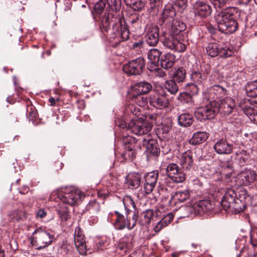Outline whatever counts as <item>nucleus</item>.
Instances as JSON below:
<instances>
[{
	"mask_svg": "<svg viewBox=\"0 0 257 257\" xmlns=\"http://www.w3.org/2000/svg\"><path fill=\"white\" fill-rule=\"evenodd\" d=\"M238 16L237 9L234 7L227 8L217 13L214 16L218 30L225 34L235 32L238 27L236 18Z\"/></svg>",
	"mask_w": 257,
	"mask_h": 257,
	"instance_id": "nucleus-1",
	"label": "nucleus"
},
{
	"mask_svg": "<svg viewBox=\"0 0 257 257\" xmlns=\"http://www.w3.org/2000/svg\"><path fill=\"white\" fill-rule=\"evenodd\" d=\"M214 208L213 203L209 200H200L192 205L185 206L180 208L181 218L188 217L192 215H202Z\"/></svg>",
	"mask_w": 257,
	"mask_h": 257,
	"instance_id": "nucleus-2",
	"label": "nucleus"
},
{
	"mask_svg": "<svg viewBox=\"0 0 257 257\" xmlns=\"http://www.w3.org/2000/svg\"><path fill=\"white\" fill-rule=\"evenodd\" d=\"M106 15L109 16V22L110 24H113L114 33L120 37L122 41L128 40L130 36L128 26L124 19L118 15L117 12L110 13Z\"/></svg>",
	"mask_w": 257,
	"mask_h": 257,
	"instance_id": "nucleus-3",
	"label": "nucleus"
},
{
	"mask_svg": "<svg viewBox=\"0 0 257 257\" xmlns=\"http://www.w3.org/2000/svg\"><path fill=\"white\" fill-rule=\"evenodd\" d=\"M162 43L166 48L178 52L185 51L188 44L186 38H180L171 33H169L168 36H165Z\"/></svg>",
	"mask_w": 257,
	"mask_h": 257,
	"instance_id": "nucleus-4",
	"label": "nucleus"
},
{
	"mask_svg": "<svg viewBox=\"0 0 257 257\" xmlns=\"http://www.w3.org/2000/svg\"><path fill=\"white\" fill-rule=\"evenodd\" d=\"M58 197L64 203L72 206L81 200L84 196L78 190L66 187L61 189L58 192Z\"/></svg>",
	"mask_w": 257,
	"mask_h": 257,
	"instance_id": "nucleus-5",
	"label": "nucleus"
},
{
	"mask_svg": "<svg viewBox=\"0 0 257 257\" xmlns=\"http://www.w3.org/2000/svg\"><path fill=\"white\" fill-rule=\"evenodd\" d=\"M152 124L148 121L142 119H132L127 124V129L137 135H148L152 130Z\"/></svg>",
	"mask_w": 257,
	"mask_h": 257,
	"instance_id": "nucleus-6",
	"label": "nucleus"
},
{
	"mask_svg": "<svg viewBox=\"0 0 257 257\" xmlns=\"http://www.w3.org/2000/svg\"><path fill=\"white\" fill-rule=\"evenodd\" d=\"M217 101H211L207 105L198 108L195 112L196 118L200 120L213 118L217 114Z\"/></svg>",
	"mask_w": 257,
	"mask_h": 257,
	"instance_id": "nucleus-7",
	"label": "nucleus"
},
{
	"mask_svg": "<svg viewBox=\"0 0 257 257\" xmlns=\"http://www.w3.org/2000/svg\"><path fill=\"white\" fill-rule=\"evenodd\" d=\"M124 151L121 154L122 157L125 160L132 161L136 158L137 152L135 149L136 140L134 138L127 136L122 140Z\"/></svg>",
	"mask_w": 257,
	"mask_h": 257,
	"instance_id": "nucleus-8",
	"label": "nucleus"
},
{
	"mask_svg": "<svg viewBox=\"0 0 257 257\" xmlns=\"http://www.w3.org/2000/svg\"><path fill=\"white\" fill-rule=\"evenodd\" d=\"M145 63L143 58L139 57L132 60L123 66L125 73L130 76L140 75L145 67Z\"/></svg>",
	"mask_w": 257,
	"mask_h": 257,
	"instance_id": "nucleus-9",
	"label": "nucleus"
},
{
	"mask_svg": "<svg viewBox=\"0 0 257 257\" xmlns=\"http://www.w3.org/2000/svg\"><path fill=\"white\" fill-rule=\"evenodd\" d=\"M51 242L52 237L49 233L41 229L33 231V246H35L36 249L44 248Z\"/></svg>",
	"mask_w": 257,
	"mask_h": 257,
	"instance_id": "nucleus-10",
	"label": "nucleus"
},
{
	"mask_svg": "<svg viewBox=\"0 0 257 257\" xmlns=\"http://www.w3.org/2000/svg\"><path fill=\"white\" fill-rule=\"evenodd\" d=\"M238 106L252 121H257V104L250 100L243 99L238 103Z\"/></svg>",
	"mask_w": 257,
	"mask_h": 257,
	"instance_id": "nucleus-11",
	"label": "nucleus"
},
{
	"mask_svg": "<svg viewBox=\"0 0 257 257\" xmlns=\"http://www.w3.org/2000/svg\"><path fill=\"white\" fill-rule=\"evenodd\" d=\"M149 103L156 108L162 109L167 107L169 101L165 92H152L149 98Z\"/></svg>",
	"mask_w": 257,
	"mask_h": 257,
	"instance_id": "nucleus-12",
	"label": "nucleus"
},
{
	"mask_svg": "<svg viewBox=\"0 0 257 257\" xmlns=\"http://www.w3.org/2000/svg\"><path fill=\"white\" fill-rule=\"evenodd\" d=\"M176 15L173 4L168 3L165 6L159 18L160 25L164 27L170 25L172 21L175 20Z\"/></svg>",
	"mask_w": 257,
	"mask_h": 257,
	"instance_id": "nucleus-13",
	"label": "nucleus"
},
{
	"mask_svg": "<svg viewBox=\"0 0 257 257\" xmlns=\"http://www.w3.org/2000/svg\"><path fill=\"white\" fill-rule=\"evenodd\" d=\"M235 106L234 100L230 97H226L219 102L217 101V113H219L222 116L230 114Z\"/></svg>",
	"mask_w": 257,
	"mask_h": 257,
	"instance_id": "nucleus-14",
	"label": "nucleus"
},
{
	"mask_svg": "<svg viewBox=\"0 0 257 257\" xmlns=\"http://www.w3.org/2000/svg\"><path fill=\"white\" fill-rule=\"evenodd\" d=\"M165 27L168 29L169 33L180 38H186V39H187L186 33L184 32L186 29V26L182 21L177 19H175L170 25H167Z\"/></svg>",
	"mask_w": 257,
	"mask_h": 257,
	"instance_id": "nucleus-15",
	"label": "nucleus"
},
{
	"mask_svg": "<svg viewBox=\"0 0 257 257\" xmlns=\"http://www.w3.org/2000/svg\"><path fill=\"white\" fill-rule=\"evenodd\" d=\"M74 243L75 245L81 255H85L87 252V246L86 245L85 237L82 232L81 228L79 226L75 228L74 232Z\"/></svg>",
	"mask_w": 257,
	"mask_h": 257,
	"instance_id": "nucleus-16",
	"label": "nucleus"
},
{
	"mask_svg": "<svg viewBox=\"0 0 257 257\" xmlns=\"http://www.w3.org/2000/svg\"><path fill=\"white\" fill-rule=\"evenodd\" d=\"M193 10L196 17L204 19L209 16L212 12L211 7L202 1H197L193 4Z\"/></svg>",
	"mask_w": 257,
	"mask_h": 257,
	"instance_id": "nucleus-17",
	"label": "nucleus"
},
{
	"mask_svg": "<svg viewBox=\"0 0 257 257\" xmlns=\"http://www.w3.org/2000/svg\"><path fill=\"white\" fill-rule=\"evenodd\" d=\"M145 37L147 43L150 46H156L159 42V27L156 25L148 26L147 28Z\"/></svg>",
	"mask_w": 257,
	"mask_h": 257,
	"instance_id": "nucleus-18",
	"label": "nucleus"
},
{
	"mask_svg": "<svg viewBox=\"0 0 257 257\" xmlns=\"http://www.w3.org/2000/svg\"><path fill=\"white\" fill-rule=\"evenodd\" d=\"M159 176L158 172H151L147 173L144 176L145 181L143 184L144 191L146 194L151 193L157 181Z\"/></svg>",
	"mask_w": 257,
	"mask_h": 257,
	"instance_id": "nucleus-19",
	"label": "nucleus"
},
{
	"mask_svg": "<svg viewBox=\"0 0 257 257\" xmlns=\"http://www.w3.org/2000/svg\"><path fill=\"white\" fill-rule=\"evenodd\" d=\"M143 146L146 147L148 152L155 157L160 155V149L156 139H153L151 136L148 135L146 137L143 138Z\"/></svg>",
	"mask_w": 257,
	"mask_h": 257,
	"instance_id": "nucleus-20",
	"label": "nucleus"
},
{
	"mask_svg": "<svg viewBox=\"0 0 257 257\" xmlns=\"http://www.w3.org/2000/svg\"><path fill=\"white\" fill-rule=\"evenodd\" d=\"M215 152L220 155H227L232 152V145L229 144L225 139L218 140L214 145Z\"/></svg>",
	"mask_w": 257,
	"mask_h": 257,
	"instance_id": "nucleus-21",
	"label": "nucleus"
},
{
	"mask_svg": "<svg viewBox=\"0 0 257 257\" xmlns=\"http://www.w3.org/2000/svg\"><path fill=\"white\" fill-rule=\"evenodd\" d=\"M141 179V174L139 173H131L127 175L125 182L130 188L134 189L138 188L140 186Z\"/></svg>",
	"mask_w": 257,
	"mask_h": 257,
	"instance_id": "nucleus-22",
	"label": "nucleus"
},
{
	"mask_svg": "<svg viewBox=\"0 0 257 257\" xmlns=\"http://www.w3.org/2000/svg\"><path fill=\"white\" fill-rule=\"evenodd\" d=\"M190 194L188 190L178 191L171 198L169 203L171 205H175L178 202H183L190 198Z\"/></svg>",
	"mask_w": 257,
	"mask_h": 257,
	"instance_id": "nucleus-23",
	"label": "nucleus"
},
{
	"mask_svg": "<svg viewBox=\"0 0 257 257\" xmlns=\"http://www.w3.org/2000/svg\"><path fill=\"white\" fill-rule=\"evenodd\" d=\"M180 164L185 171H190L193 169L192 154L190 152H186L182 155Z\"/></svg>",
	"mask_w": 257,
	"mask_h": 257,
	"instance_id": "nucleus-24",
	"label": "nucleus"
},
{
	"mask_svg": "<svg viewBox=\"0 0 257 257\" xmlns=\"http://www.w3.org/2000/svg\"><path fill=\"white\" fill-rule=\"evenodd\" d=\"M239 178L242 181V184L248 186L255 181L257 182V174L254 171L247 170L240 173Z\"/></svg>",
	"mask_w": 257,
	"mask_h": 257,
	"instance_id": "nucleus-25",
	"label": "nucleus"
},
{
	"mask_svg": "<svg viewBox=\"0 0 257 257\" xmlns=\"http://www.w3.org/2000/svg\"><path fill=\"white\" fill-rule=\"evenodd\" d=\"M152 88V85L146 81L136 83L133 88L134 95L145 94L148 93Z\"/></svg>",
	"mask_w": 257,
	"mask_h": 257,
	"instance_id": "nucleus-26",
	"label": "nucleus"
},
{
	"mask_svg": "<svg viewBox=\"0 0 257 257\" xmlns=\"http://www.w3.org/2000/svg\"><path fill=\"white\" fill-rule=\"evenodd\" d=\"M128 24L132 31L138 32L141 30L143 25L142 17L137 14L132 15L128 19Z\"/></svg>",
	"mask_w": 257,
	"mask_h": 257,
	"instance_id": "nucleus-27",
	"label": "nucleus"
},
{
	"mask_svg": "<svg viewBox=\"0 0 257 257\" xmlns=\"http://www.w3.org/2000/svg\"><path fill=\"white\" fill-rule=\"evenodd\" d=\"M209 137L208 134L205 132L195 133L189 142L193 145H197L205 142Z\"/></svg>",
	"mask_w": 257,
	"mask_h": 257,
	"instance_id": "nucleus-28",
	"label": "nucleus"
},
{
	"mask_svg": "<svg viewBox=\"0 0 257 257\" xmlns=\"http://www.w3.org/2000/svg\"><path fill=\"white\" fill-rule=\"evenodd\" d=\"M175 61V56L172 54L168 53L162 56L160 60L161 65L162 68L165 69H168L173 66Z\"/></svg>",
	"mask_w": 257,
	"mask_h": 257,
	"instance_id": "nucleus-29",
	"label": "nucleus"
},
{
	"mask_svg": "<svg viewBox=\"0 0 257 257\" xmlns=\"http://www.w3.org/2000/svg\"><path fill=\"white\" fill-rule=\"evenodd\" d=\"M211 95H213V99L216 100L224 96L226 93V90L219 85H214L211 86L209 90Z\"/></svg>",
	"mask_w": 257,
	"mask_h": 257,
	"instance_id": "nucleus-30",
	"label": "nucleus"
},
{
	"mask_svg": "<svg viewBox=\"0 0 257 257\" xmlns=\"http://www.w3.org/2000/svg\"><path fill=\"white\" fill-rule=\"evenodd\" d=\"M178 122L179 125L183 127L190 126L193 122V117L191 114L184 113L179 115Z\"/></svg>",
	"mask_w": 257,
	"mask_h": 257,
	"instance_id": "nucleus-31",
	"label": "nucleus"
},
{
	"mask_svg": "<svg viewBox=\"0 0 257 257\" xmlns=\"http://www.w3.org/2000/svg\"><path fill=\"white\" fill-rule=\"evenodd\" d=\"M174 215L172 213H169L158 222L154 227L156 232H159L162 228L167 226L173 220Z\"/></svg>",
	"mask_w": 257,
	"mask_h": 257,
	"instance_id": "nucleus-32",
	"label": "nucleus"
},
{
	"mask_svg": "<svg viewBox=\"0 0 257 257\" xmlns=\"http://www.w3.org/2000/svg\"><path fill=\"white\" fill-rule=\"evenodd\" d=\"M123 206L125 210V215L127 216L131 212L132 209L136 210V204L130 196H125L123 198L122 200Z\"/></svg>",
	"mask_w": 257,
	"mask_h": 257,
	"instance_id": "nucleus-33",
	"label": "nucleus"
},
{
	"mask_svg": "<svg viewBox=\"0 0 257 257\" xmlns=\"http://www.w3.org/2000/svg\"><path fill=\"white\" fill-rule=\"evenodd\" d=\"M116 219L114 222V225L116 229L121 230L126 227V222L124 216L119 211H115Z\"/></svg>",
	"mask_w": 257,
	"mask_h": 257,
	"instance_id": "nucleus-34",
	"label": "nucleus"
},
{
	"mask_svg": "<svg viewBox=\"0 0 257 257\" xmlns=\"http://www.w3.org/2000/svg\"><path fill=\"white\" fill-rule=\"evenodd\" d=\"M184 88L186 91L184 95H186L188 99H191V95L197 94L198 91L197 86L193 83H186L184 86Z\"/></svg>",
	"mask_w": 257,
	"mask_h": 257,
	"instance_id": "nucleus-35",
	"label": "nucleus"
},
{
	"mask_svg": "<svg viewBox=\"0 0 257 257\" xmlns=\"http://www.w3.org/2000/svg\"><path fill=\"white\" fill-rule=\"evenodd\" d=\"M161 52L157 49H151L148 54V57L152 64L157 65L160 61Z\"/></svg>",
	"mask_w": 257,
	"mask_h": 257,
	"instance_id": "nucleus-36",
	"label": "nucleus"
},
{
	"mask_svg": "<svg viewBox=\"0 0 257 257\" xmlns=\"http://www.w3.org/2000/svg\"><path fill=\"white\" fill-rule=\"evenodd\" d=\"M154 216V211L152 209L147 210L143 212L141 215V218L139 220V223L141 225H145L149 224Z\"/></svg>",
	"mask_w": 257,
	"mask_h": 257,
	"instance_id": "nucleus-37",
	"label": "nucleus"
},
{
	"mask_svg": "<svg viewBox=\"0 0 257 257\" xmlns=\"http://www.w3.org/2000/svg\"><path fill=\"white\" fill-rule=\"evenodd\" d=\"M245 90L249 97H256L257 96V81L248 83L245 86Z\"/></svg>",
	"mask_w": 257,
	"mask_h": 257,
	"instance_id": "nucleus-38",
	"label": "nucleus"
},
{
	"mask_svg": "<svg viewBox=\"0 0 257 257\" xmlns=\"http://www.w3.org/2000/svg\"><path fill=\"white\" fill-rule=\"evenodd\" d=\"M186 76V70L183 67L179 68L173 75V79L178 83L183 82Z\"/></svg>",
	"mask_w": 257,
	"mask_h": 257,
	"instance_id": "nucleus-39",
	"label": "nucleus"
},
{
	"mask_svg": "<svg viewBox=\"0 0 257 257\" xmlns=\"http://www.w3.org/2000/svg\"><path fill=\"white\" fill-rule=\"evenodd\" d=\"M165 87L172 94H175L178 91V86L174 80H169L165 82Z\"/></svg>",
	"mask_w": 257,
	"mask_h": 257,
	"instance_id": "nucleus-40",
	"label": "nucleus"
},
{
	"mask_svg": "<svg viewBox=\"0 0 257 257\" xmlns=\"http://www.w3.org/2000/svg\"><path fill=\"white\" fill-rule=\"evenodd\" d=\"M219 48L216 43H209L206 47V52L212 57L217 56L219 53Z\"/></svg>",
	"mask_w": 257,
	"mask_h": 257,
	"instance_id": "nucleus-41",
	"label": "nucleus"
},
{
	"mask_svg": "<svg viewBox=\"0 0 257 257\" xmlns=\"http://www.w3.org/2000/svg\"><path fill=\"white\" fill-rule=\"evenodd\" d=\"M235 159L237 160L240 164L245 163L248 159V155L246 151L243 150H239L235 153Z\"/></svg>",
	"mask_w": 257,
	"mask_h": 257,
	"instance_id": "nucleus-42",
	"label": "nucleus"
},
{
	"mask_svg": "<svg viewBox=\"0 0 257 257\" xmlns=\"http://www.w3.org/2000/svg\"><path fill=\"white\" fill-rule=\"evenodd\" d=\"M10 216L13 221H18L23 220L26 217V213L20 210H16L12 212Z\"/></svg>",
	"mask_w": 257,
	"mask_h": 257,
	"instance_id": "nucleus-43",
	"label": "nucleus"
},
{
	"mask_svg": "<svg viewBox=\"0 0 257 257\" xmlns=\"http://www.w3.org/2000/svg\"><path fill=\"white\" fill-rule=\"evenodd\" d=\"M146 5V0H135L130 7L135 11H141L144 9Z\"/></svg>",
	"mask_w": 257,
	"mask_h": 257,
	"instance_id": "nucleus-44",
	"label": "nucleus"
},
{
	"mask_svg": "<svg viewBox=\"0 0 257 257\" xmlns=\"http://www.w3.org/2000/svg\"><path fill=\"white\" fill-rule=\"evenodd\" d=\"M246 208L245 204L239 199H236L231 209L235 213H239L244 211Z\"/></svg>",
	"mask_w": 257,
	"mask_h": 257,
	"instance_id": "nucleus-45",
	"label": "nucleus"
},
{
	"mask_svg": "<svg viewBox=\"0 0 257 257\" xmlns=\"http://www.w3.org/2000/svg\"><path fill=\"white\" fill-rule=\"evenodd\" d=\"M179 169L177 165L171 163L168 165L166 169L167 174L170 178H175V174Z\"/></svg>",
	"mask_w": 257,
	"mask_h": 257,
	"instance_id": "nucleus-46",
	"label": "nucleus"
},
{
	"mask_svg": "<svg viewBox=\"0 0 257 257\" xmlns=\"http://www.w3.org/2000/svg\"><path fill=\"white\" fill-rule=\"evenodd\" d=\"M108 6L112 10V11L116 13L119 11L121 2V0H106Z\"/></svg>",
	"mask_w": 257,
	"mask_h": 257,
	"instance_id": "nucleus-47",
	"label": "nucleus"
},
{
	"mask_svg": "<svg viewBox=\"0 0 257 257\" xmlns=\"http://www.w3.org/2000/svg\"><path fill=\"white\" fill-rule=\"evenodd\" d=\"M143 94H135L133 98L134 101L141 107L145 106L147 103V98L143 96Z\"/></svg>",
	"mask_w": 257,
	"mask_h": 257,
	"instance_id": "nucleus-48",
	"label": "nucleus"
},
{
	"mask_svg": "<svg viewBox=\"0 0 257 257\" xmlns=\"http://www.w3.org/2000/svg\"><path fill=\"white\" fill-rule=\"evenodd\" d=\"M243 139L244 141V142H254L255 140H257V132H250L245 133L243 134Z\"/></svg>",
	"mask_w": 257,
	"mask_h": 257,
	"instance_id": "nucleus-49",
	"label": "nucleus"
},
{
	"mask_svg": "<svg viewBox=\"0 0 257 257\" xmlns=\"http://www.w3.org/2000/svg\"><path fill=\"white\" fill-rule=\"evenodd\" d=\"M235 201V200H232L231 198H226L223 196L221 200V205L224 210H226L229 208H231Z\"/></svg>",
	"mask_w": 257,
	"mask_h": 257,
	"instance_id": "nucleus-50",
	"label": "nucleus"
},
{
	"mask_svg": "<svg viewBox=\"0 0 257 257\" xmlns=\"http://www.w3.org/2000/svg\"><path fill=\"white\" fill-rule=\"evenodd\" d=\"M233 54V51L227 47L219 48V53L218 55L222 58H226L231 56Z\"/></svg>",
	"mask_w": 257,
	"mask_h": 257,
	"instance_id": "nucleus-51",
	"label": "nucleus"
},
{
	"mask_svg": "<svg viewBox=\"0 0 257 257\" xmlns=\"http://www.w3.org/2000/svg\"><path fill=\"white\" fill-rule=\"evenodd\" d=\"M175 178H170L174 182L176 183H182L185 180V174L182 172L180 169L177 171L176 173H174Z\"/></svg>",
	"mask_w": 257,
	"mask_h": 257,
	"instance_id": "nucleus-52",
	"label": "nucleus"
},
{
	"mask_svg": "<svg viewBox=\"0 0 257 257\" xmlns=\"http://www.w3.org/2000/svg\"><path fill=\"white\" fill-rule=\"evenodd\" d=\"M106 5L105 0H99L94 7V10L97 14H101L104 10Z\"/></svg>",
	"mask_w": 257,
	"mask_h": 257,
	"instance_id": "nucleus-53",
	"label": "nucleus"
},
{
	"mask_svg": "<svg viewBox=\"0 0 257 257\" xmlns=\"http://www.w3.org/2000/svg\"><path fill=\"white\" fill-rule=\"evenodd\" d=\"M233 0H210L215 8H221L226 4H230Z\"/></svg>",
	"mask_w": 257,
	"mask_h": 257,
	"instance_id": "nucleus-54",
	"label": "nucleus"
},
{
	"mask_svg": "<svg viewBox=\"0 0 257 257\" xmlns=\"http://www.w3.org/2000/svg\"><path fill=\"white\" fill-rule=\"evenodd\" d=\"M130 244L126 242L124 238H123L118 245L117 250H120L123 253H126L130 249Z\"/></svg>",
	"mask_w": 257,
	"mask_h": 257,
	"instance_id": "nucleus-55",
	"label": "nucleus"
},
{
	"mask_svg": "<svg viewBox=\"0 0 257 257\" xmlns=\"http://www.w3.org/2000/svg\"><path fill=\"white\" fill-rule=\"evenodd\" d=\"M191 79L195 82L200 84L205 79V76H203L200 72H193L191 76Z\"/></svg>",
	"mask_w": 257,
	"mask_h": 257,
	"instance_id": "nucleus-56",
	"label": "nucleus"
},
{
	"mask_svg": "<svg viewBox=\"0 0 257 257\" xmlns=\"http://www.w3.org/2000/svg\"><path fill=\"white\" fill-rule=\"evenodd\" d=\"M171 127L172 125L171 121L168 120L166 123H162L158 128V130H159L163 134H167L170 131Z\"/></svg>",
	"mask_w": 257,
	"mask_h": 257,
	"instance_id": "nucleus-57",
	"label": "nucleus"
},
{
	"mask_svg": "<svg viewBox=\"0 0 257 257\" xmlns=\"http://www.w3.org/2000/svg\"><path fill=\"white\" fill-rule=\"evenodd\" d=\"M173 5L179 9L184 10L187 7V0H175L174 2Z\"/></svg>",
	"mask_w": 257,
	"mask_h": 257,
	"instance_id": "nucleus-58",
	"label": "nucleus"
},
{
	"mask_svg": "<svg viewBox=\"0 0 257 257\" xmlns=\"http://www.w3.org/2000/svg\"><path fill=\"white\" fill-rule=\"evenodd\" d=\"M231 122L234 123L235 125L238 126L241 123V118L238 114H234L231 119Z\"/></svg>",
	"mask_w": 257,
	"mask_h": 257,
	"instance_id": "nucleus-59",
	"label": "nucleus"
},
{
	"mask_svg": "<svg viewBox=\"0 0 257 257\" xmlns=\"http://www.w3.org/2000/svg\"><path fill=\"white\" fill-rule=\"evenodd\" d=\"M224 196L226 198H231L232 200H236V199H238L236 198V194L234 190L232 189H229L227 190Z\"/></svg>",
	"mask_w": 257,
	"mask_h": 257,
	"instance_id": "nucleus-60",
	"label": "nucleus"
},
{
	"mask_svg": "<svg viewBox=\"0 0 257 257\" xmlns=\"http://www.w3.org/2000/svg\"><path fill=\"white\" fill-rule=\"evenodd\" d=\"M101 22L104 27L108 28L110 26L109 16H107L106 14H104L102 17Z\"/></svg>",
	"mask_w": 257,
	"mask_h": 257,
	"instance_id": "nucleus-61",
	"label": "nucleus"
},
{
	"mask_svg": "<svg viewBox=\"0 0 257 257\" xmlns=\"http://www.w3.org/2000/svg\"><path fill=\"white\" fill-rule=\"evenodd\" d=\"M47 215V212L44 209H39L36 212V217L37 218H43Z\"/></svg>",
	"mask_w": 257,
	"mask_h": 257,
	"instance_id": "nucleus-62",
	"label": "nucleus"
},
{
	"mask_svg": "<svg viewBox=\"0 0 257 257\" xmlns=\"http://www.w3.org/2000/svg\"><path fill=\"white\" fill-rule=\"evenodd\" d=\"M125 218L126 219V226L128 229H132L136 225L137 222L132 220L131 221L130 219L128 218V216H126Z\"/></svg>",
	"mask_w": 257,
	"mask_h": 257,
	"instance_id": "nucleus-63",
	"label": "nucleus"
},
{
	"mask_svg": "<svg viewBox=\"0 0 257 257\" xmlns=\"http://www.w3.org/2000/svg\"><path fill=\"white\" fill-rule=\"evenodd\" d=\"M250 241L254 247L257 246V232H252L250 234Z\"/></svg>",
	"mask_w": 257,
	"mask_h": 257,
	"instance_id": "nucleus-64",
	"label": "nucleus"
}]
</instances>
